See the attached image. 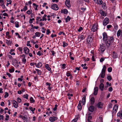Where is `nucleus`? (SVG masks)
I'll list each match as a JSON object with an SVG mask.
<instances>
[{"label":"nucleus","instance_id":"338daca9","mask_svg":"<svg viewBox=\"0 0 122 122\" xmlns=\"http://www.w3.org/2000/svg\"><path fill=\"white\" fill-rule=\"evenodd\" d=\"M37 55H39V56H40L41 55V51H39L37 53Z\"/></svg>","mask_w":122,"mask_h":122},{"label":"nucleus","instance_id":"0e129e2a","mask_svg":"<svg viewBox=\"0 0 122 122\" xmlns=\"http://www.w3.org/2000/svg\"><path fill=\"white\" fill-rule=\"evenodd\" d=\"M47 20L46 18H45V17L44 16H43L42 17V20L43 21L44 20L46 21Z\"/></svg>","mask_w":122,"mask_h":122},{"label":"nucleus","instance_id":"4468645a","mask_svg":"<svg viewBox=\"0 0 122 122\" xmlns=\"http://www.w3.org/2000/svg\"><path fill=\"white\" fill-rule=\"evenodd\" d=\"M35 65L37 68L41 67L42 66V64L40 62H39L38 63H36Z\"/></svg>","mask_w":122,"mask_h":122},{"label":"nucleus","instance_id":"cd10ccee","mask_svg":"<svg viewBox=\"0 0 122 122\" xmlns=\"http://www.w3.org/2000/svg\"><path fill=\"white\" fill-rule=\"evenodd\" d=\"M35 70L37 71V73L38 75H41V72L40 70L39 69H36Z\"/></svg>","mask_w":122,"mask_h":122},{"label":"nucleus","instance_id":"2f4dec72","mask_svg":"<svg viewBox=\"0 0 122 122\" xmlns=\"http://www.w3.org/2000/svg\"><path fill=\"white\" fill-rule=\"evenodd\" d=\"M92 118V116H89L88 117V118L87 119V121L88 122H91L90 121L91 119Z\"/></svg>","mask_w":122,"mask_h":122},{"label":"nucleus","instance_id":"bf43d9fd","mask_svg":"<svg viewBox=\"0 0 122 122\" xmlns=\"http://www.w3.org/2000/svg\"><path fill=\"white\" fill-rule=\"evenodd\" d=\"M108 91L110 92H112V87H110L109 88Z\"/></svg>","mask_w":122,"mask_h":122},{"label":"nucleus","instance_id":"473e14b6","mask_svg":"<svg viewBox=\"0 0 122 122\" xmlns=\"http://www.w3.org/2000/svg\"><path fill=\"white\" fill-rule=\"evenodd\" d=\"M85 37V36L84 35H81V36L79 37V38L81 40L84 39Z\"/></svg>","mask_w":122,"mask_h":122},{"label":"nucleus","instance_id":"aec40b11","mask_svg":"<svg viewBox=\"0 0 122 122\" xmlns=\"http://www.w3.org/2000/svg\"><path fill=\"white\" fill-rule=\"evenodd\" d=\"M91 104V105H93L94 103L95 102V99L93 97L91 98L90 99Z\"/></svg>","mask_w":122,"mask_h":122},{"label":"nucleus","instance_id":"6ab92c4d","mask_svg":"<svg viewBox=\"0 0 122 122\" xmlns=\"http://www.w3.org/2000/svg\"><path fill=\"white\" fill-rule=\"evenodd\" d=\"M94 107L93 106H90L88 108V110L91 112H93L94 110Z\"/></svg>","mask_w":122,"mask_h":122},{"label":"nucleus","instance_id":"7c9ffc66","mask_svg":"<svg viewBox=\"0 0 122 122\" xmlns=\"http://www.w3.org/2000/svg\"><path fill=\"white\" fill-rule=\"evenodd\" d=\"M97 3L98 4L101 5L102 3V0H97Z\"/></svg>","mask_w":122,"mask_h":122},{"label":"nucleus","instance_id":"69168bd1","mask_svg":"<svg viewBox=\"0 0 122 122\" xmlns=\"http://www.w3.org/2000/svg\"><path fill=\"white\" fill-rule=\"evenodd\" d=\"M0 105L1 106H3L5 105L4 102H1Z\"/></svg>","mask_w":122,"mask_h":122},{"label":"nucleus","instance_id":"8fccbe9b","mask_svg":"<svg viewBox=\"0 0 122 122\" xmlns=\"http://www.w3.org/2000/svg\"><path fill=\"white\" fill-rule=\"evenodd\" d=\"M30 41H28L27 42V46H29L30 47H31V46L30 45Z\"/></svg>","mask_w":122,"mask_h":122},{"label":"nucleus","instance_id":"5701e85b","mask_svg":"<svg viewBox=\"0 0 122 122\" xmlns=\"http://www.w3.org/2000/svg\"><path fill=\"white\" fill-rule=\"evenodd\" d=\"M61 13H64L65 14H66L68 13V10L66 9H64L63 10H61Z\"/></svg>","mask_w":122,"mask_h":122},{"label":"nucleus","instance_id":"680f3d73","mask_svg":"<svg viewBox=\"0 0 122 122\" xmlns=\"http://www.w3.org/2000/svg\"><path fill=\"white\" fill-rule=\"evenodd\" d=\"M18 101L19 102V103L21 101V100L20 98L18 97L17 98Z\"/></svg>","mask_w":122,"mask_h":122},{"label":"nucleus","instance_id":"ddd939ff","mask_svg":"<svg viewBox=\"0 0 122 122\" xmlns=\"http://www.w3.org/2000/svg\"><path fill=\"white\" fill-rule=\"evenodd\" d=\"M103 104L102 102H99L97 104V106L99 108H102Z\"/></svg>","mask_w":122,"mask_h":122},{"label":"nucleus","instance_id":"2eb2a0df","mask_svg":"<svg viewBox=\"0 0 122 122\" xmlns=\"http://www.w3.org/2000/svg\"><path fill=\"white\" fill-rule=\"evenodd\" d=\"M117 116L121 119H122V110L120 111L117 113Z\"/></svg>","mask_w":122,"mask_h":122},{"label":"nucleus","instance_id":"de8ad7c7","mask_svg":"<svg viewBox=\"0 0 122 122\" xmlns=\"http://www.w3.org/2000/svg\"><path fill=\"white\" fill-rule=\"evenodd\" d=\"M78 109L81 110L82 109V107L81 104L78 105Z\"/></svg>","mask_w":122,"mask_h":122},{"label":"nucleus","instance_id":"ea45409f","mask_svg":"<svg viewBox=\"0 0 122 122\" xmlns=\"http://www.w3.org/2000/svg\"><path fill=\"white\" fill-rule=\"evenodd\" d=\"M28 95L27 94H26V95H24L23 96V97L24 98H25L26 99H28Z\"/></svg>","mask_w":122,"mask_h":122},{"label":"nucleus","instance_id":"39448f33","mask_svg":"<svg viewBox=\"0 0 122 122\" xmlns=\"http://www.w3.org/2000/svg\"><path fill=\"white\" fill-rule=\"evenodd\" d=\"M109 20L108 18L106 17L104 19L103 22V24L104 25H106L109 22Z\"/></svg>","mask_w":122,"mask_h":122},{"label":"nucleus","instance_id":"c9c22d12","mask_svg":"<svg viewBox=\"0 0 122 122\" xmlns=\"http://www.w3.org/2000/svg\"><path fill=\"white\" fill-rule=\"evenodd\" d=\"M30 100L31 103H32L35 102V100L32 97H30Z\"/></svg>","mask_w":122,"mask_h":122},{"label":"nucleus","instance_id":"9d476101","mask_svg":"<svg viewBox=\"0 0 122 122\" xmlns=\"http://www.w3.org/2000/svg\"><path fill=\"white\" fill-rule=\"evenodd\" d=\"M118 109V106L117 105H115L113 108V112L116 113Z\"/></svg>","mask_w":122,"mask_h":122},{"label":"nucleus","instance_id":"37998d69","mask_svg":"<svg viewBox=\"0 0 122 122\" xmlns=\"http://www.w3.org/2000/svg\"><path fill=\"white\" fill-rule=\"evenodd\" d=\"M27 9V7L26 5L23 8V10L24 11H25Z\"/></svg>","mask_w":122,"mask_h":122},{"label":"nucleus","instance_id":"6e6552de","mask_svg":"<svg viewBox=\"0 0 122 122\" xmlns=\"http://www.w3.org/2000/svg\"><path fill=\"white\" fill-rule=\"evenodd\" d=\"M51 8L55 10H57L59 9V8L57 6V5L56 4L53 5L51 6Z\"/></svg>","mask_w":122,"mask_h":122},{"label":"nucleus","instance_id":"f704fd0d","mask_svg":"<svg viewBox=\"0 0 122 122\" xmlns=\"http://www.w3.org/2000/svg\"><path fill=\"white\" fill-rule=\"evenodd\" d=\"M63 46L64 47H65L66 46H67L68 45V44L67 43H66L64 41L63 42Z\"/></svg>","mask_w":122,"mask_h":122},{"label":"nucleus","instance_id":"f3484780","mask_svg":"<svg viewBox=\"0 0 122 122\" xmlns=\"http://www.w3.org/2000/svg\"><path fill=\"white\" fill-rule=\"evenodd\" d=\"M13 106L17 108L18 107V104L15 100H14L13 101Z\"/></svg>","mask_w":122,"mask_h":122},{"label":"nucleus","instance_id":"f03ea898","mask_svg":"<svg viewBox=\"0 0 122 122\" xmlns=\"http://www.w3.org/2000/svg\"><path fill=\"white\" fill-rule=\"evenodd\" d=\"M93 33H91V35H89L87 37V41L88 44H90L92 41L93 38H92V36L93 35Z\"/></svg>","mask_w":122,"mask_h":122},{"label":"nucleus","instance_id":"09e8293b","mask_svg":"<svg viewBox=\"0 0 122 122\" xmlns=\"http://www.w3.org/2000/svg\"><path fill=\"white\" fill-rule=\"evenodd\" d=\"M82 30V28L81 26H80L78 30L79 32H80L81 31V30Z\"/></svg>","mask_w":122,"mask_h":122},{"label":"nucleus","instance_id":"423d86ee","mask_svg":"<svg viewBox=\"0 0 122 122\" xmlns=\"http://www.w3.org/2000/svg\"><path fill=\"white\" fill-rule=\"evenodd\" d=\"M103 40L104 41H106L108 39H109L110 37H108L107 36V35L106 33L104 32L103 33Z\"/></svg>","mask_w":122,"mask_h":122},{"label":"nucleus","instance_id":"7ed1b4c3","mask_svg":"<svg viewBox=\"0 0 122 122\" xmlns=\"http://www.w3.org/2000/svg\"><path fill=\"white\" fill-rule=\"evenodd\" d=\"M106 68V66L105 65H104L102 71L101 73L100 74L101 77L102 78H104L105 77V73Z\"/></svg>","mask_w":122,"mask_h":122},{"label":"nucleus","instance_id":"f257e3e1","mask_svg":"<svg viewBox=\"0 0 122 122\" xmlns=\"http://www.w3.org/2000/svg\"><path fill=\"white\" fill-rule=\"evenodd\" d=\"M114 40L113 37H111L109 39L106 40V44L107 47H109L110 45L111 42H112Z\"/></svg>","mask_w":122,"mask_h":122},{"label":"nucleus","instance_id":"c756f323","mask_svg":"<svg viewBox=\"0 0 122 122\" xmlns=\"http://www.w3.org/2000/svg\"><path fill=\"white\" fill-rule=\"evenodd\" d=\"M121 31V30H119L117 32V35L118 37H119L120 35Z\"/></svg>","mask_w":122,"mask_h":122},{"label":"nucleus","instance_id":"5fc2aeb1","mask_svg":"<svg viewBox=\"0 0 122 122\" xmlns=\"http://www.w3.org/2000/svg\"><path fill=\"white\" fill-rule=\"evenodd\" d=\"M104 60V58H101L100 59V61L101 62H102Z\"/></svg>","mask_w":122,"mask_h":122},{"label":"nucleus","instance_id":"0eeeda50","mask_svg":"<svg viewBox=\"0 0 122 122\" xmlns=\"http://www.w3.org/2000/svg\"><path fill=\"white\" fill-rule=\"evenodd\" d=\"M12 64L14 65L15 67H17L19 65L16 60L14 59L12 60Z\"/></svg>","mask_w":122,"mask_h":122},{"label":"nucleus","instance_id":"412c9836","mask_svg":"<svg viewBox=\"0 0 122 122\" xmlns=\"http://www.w3.org/2000/svg\"><path fill=\"white\" fill-rule=\"evenodd\" d=\"M104 85L102 83H101L100 84L99 87V89L101 90V91H103L104 88Z\"/></svg>","mask_w":122,"mask_h":122},{"label":"nucleus","instance_id":"a18cd8bd","mask_svg":"<svg viewBox=\"0 0 122 122\" xmlns=\"http://www.w3.org/2000/svg\"><path fill=\"white\" fill-rule=\"evenodd\" d=\"M15 70V69L14 68H12L11 69L9 70V71L10 73L14 72Z\"/></svg>","mask_w":122,"mask_h":122},{"label":"nucleus","instance_id":"a19ab883","mask_svg":"<svg viewBox=\"0 0 122 122\" xmlns=\"http://www.w3.org/2000/svg\"><path fill=\"white\" fill-rule=\"evenodd\" d=\"M107 79L108 80L110 81L112 79V78L111 76H108L107 77Z\"/></svg>","mask_w":122,"mask_h":122},{"label":"nucleus","instance_id":"bb28decb","mask_svg":"<svg viewBox=\"0 0 122 122\" xmlns=\"http://www.w3.org/2000/svg\"><path fill=\"white\" fill-rule=\"evenodd\" d=\"M106 4L105 3H103L102 4V7L103 8L104 10H105L107 8V7L106 6Z\"/></svg>","mask_w":122,"mask_h":122},{"label":"nucleus","instance_id":"a211bd4d","mask_svg":"<svg viewBox=\"0 0 122 122\" xmlns=\"http://www.w3.org/2000/svg\"><path fill=\"white\" fill-rule=\"evenodd\" d=\"M93 94L95 95H96L98 91V87H95L94 89Z\"/></svg>","mask_w":122,"mask_h":122},{"label":"nucleus","instance_id":"f8f14e48","mask_svg":"<svg viewBox=\"0 0 122 122\" xmlns=\"http://www.w3.org/2000/svg\"><path fill=\"white\" fill-rule=\"evenodd\" d=\"M57 119V118L54 117H51L49 119L50 121L51 122H54Z\"/></svg>","mask_w":122,"mask_h":122},{"label":"nucleus","instance_id":"79ce46f5","mask_svg":"<svg viewBox=\"0 0 122 122\" xmlns=\"http://www.w3.org/2000/svg\"><path fill=\"white\" fill-rule=\"evenodd\" d=\"M26 59L25 58H23L22 59V62L24 64H25L26 62Z\"/></svg>","mask_w":122,"mask_h":122},{"label":"nucleus","instance_id":"774afa93","mask_svg":"<svg viewBox=\"0 0 122 122\" xmlns=\"http://www.w3.org/2000/svg\"><path fill=\"white\" fill-rule=\"evenodd\" d=\"M81 9L83 11H84L86 10V8L81 7Z\"/></svg>","mask_w":122,"mask_h":122},{"label":"nucleus","instance_id":"20e7f679","mask_svg":"<svg viewBox=\"0 0 122 122\" xmlns=\"http://www.w3.org/2000/svg\"><path fill=\"white\" fill-rule=\"evenodd\" d=\"M97 25V23L94 24L92 26V30L93 32L97 30L98 29Z\"/></svg>","mask_w":122,"mask_h":122},{"label":"nucleus","instance_id":"9b49d317","mask_svg":"<svg viewBox=\"0 0 122 122\" xmlns=\"http://www.w3.org/2000/svg\"><path fill=\"white\" fill-rule=\"evenodd\" d=\"M24 51L26 54H28L29 53V50L27 47H24Z\"/></svg>","mask_w":122,"mask_h":122},{"label":"nucleus","instance_id":"603ef678","mask_svg":"<svg viewBox=\"0 0 122 122\" xmlns=\"http://www.w3.org/2000/svg\"><path fill=\"white\" fill-rule=\"evenodd\" d=\"M32 12L30 10H28L26 12L28 14H30Z\"/></svg>","mask_w":122,"mask_h":122},{"label":"nucleus","instance_id":"c85d7f7f","mask_svg":"<svg viewBox=\"0 0 122 122\" xmlns=\"http://www.w3.org/2000/svg\"><path fill=\"white\" fill-rule=\"evenodd\" d=\"M35 34L36 36L39 37L40 36L41 33L39 32H36Z\"/></svg>","mask_w":122,"mask_h":122},{"label":"nucleus","instance_id":"13d9d810","mask_svg":"<svg viewBox=\"0 0 122 122\" xmlns=\"http://www.w3.org/2000/svg\"><path fill=\"white\" fill-rule=\"evenodd\" d=\"M112 27V25H107V28L108 29H109L111 27Z\"/></svg>","mask_w":122,"mask_h":122},{"label":"nucleus","instance_id":"49530a36","mask_svg":"<svg viewBox=\"0 0 122 122\" xmlns=\"http://www.w3.org/2000/svg\"><path fill=\"white\" fill-rule=\"evenodd\" d=\"M108 71L109 72H111L112 70V68L111 67H109L108 68Z\"/></svg>","mask_w":122,"mask_h":122},{"label":"nucleus","instance_id":"e2e57ef3","mask_svg":"<svg viewBox=\"0 0 122 122\" xmlns=\"http://www.w3.org/2000/svg\"><path fill=\"white\" fill-rule=\"evenodd\" d=\"M56 34L53 35V34H52L51 35V36L52 38H53L54 37H56Z\"/></svg>","mask_w":122,"mask_h":122},{"label":"nucleus","instance_id":"b1692460","mask_svg":"<svg viewBox=\"0 0 122 122\" xmlns=\"http://www.w3.org/2000/svg\"><path fill=\"white\" fill-rule=\"evenodd\" d=\"M86 97L85 96L84 97L82 98V104L85 105L86 102Z\"/></svg>","mask_w":122,"mask_h":122},{"label":"nucleus","instance_id":"4d7b16f0","mask_svg":"<svg viewBox=\"0 0 122 122\" xmlns=\"http://www.w3.org/2000/svg\"><path fill=\"white\" fill-rule=\"evenodd\" d=\"M18 49L19 51L21 52H22V47H19L18 48Z\"/></svg>","mask_w":122,"mask_h":122},{"label":"nucleus","instance_id":"e433bc0d","mask_svg":"<svg viewBox=\"0 0 122 122\" xmlns=\"http://www.w3.org/2000/svg\"><path fill=\"white\" fill-rule=\"evenodd\" d=\"M15 26L16 27H19V22L17 21H16L15 22Z\"/></svg>","mask_w":122,"mask_h":122},{"label":"nucleus","instance_id":"6e6d98bb","mask_svg":"<svg viewBox=\"0 0 122 122\" xmlns=\"http://www.w3.org/2000/svg\"><path fill=\"white\" fill-rule=\"evenodd\" d=\"M1 119L2 120L4 119V116L3 115H0V120Z\"/></svg>","mask_w":122,"mask_h":122},{"label":"nucleus","instance_id":"dca6fc26","mask_svg":"<svg viewBox=\"0 0 122 122\" xmlns=\"http://www.w3.org/2000/svg\"><path fill=\"white\" fill-rule=\"evenodd\" d=\"M65 4L66 5L68 8L71 7V5L70 4V0H66L65 1Z\"/></svg>","mask_w":122,"mask_h":122},{"label":"nucleus","instance_id":"864d4df0","mask_svg":"<svg viewBox=\"0 0 122 122\" xmlns=\"http://www.w3.org/2000/svg\"><path fill=\"white\" fill-rule=\"evenodd\" d=\"M50 33V31L49 30L47 29L46 30V33L47 35H48Z\"/></svg>","mask_w":122,"mask_h":122},{"label":"nucleus","instance_id":"a878e982","mask_svg":"<svg viewBox=\"0 0 122 122\" xmlns=\"http://www.w3.org/2000/svg\"><path fill=\"white\" fill-rule=\"evenodd\" d=\"M45 67L46 69L48 70L49 71L51 70V68L49 66L48 64H46L45 66Z\"/></svg>","mask_w":122,"mask_h":122},{"label":"nucleus","instance_id":"c03bdc74","mask_svg":"<svg viewBox=\"0 0 122 122\" xmlns=\"http://www.w3.org/2000/svg\"><path fill=\"white\" fill-rule=\"evenodd\" d=\"M9 96L8 93L7 92H5V94L4 96V97L5 98H6L7 97H8Z\"/></svg>","mask_w":122,"mask_h":122},{"label":"nucleus","instance_id":"4be33fe9","mask_svg":"<svg viewBox=\"0 0 122 122\" xmlns=\"http://www.w3.org/2000/svg\"><path fill=\"white\" fill-rule=\"evenodd\" d=\"M100 13L101 14L104 16H105L106 15V13L101 10H100Z\"/></svg>","mask_w":122,"mask_h":122},{"label":"nucleus","instance_id":"3c124183","mask_svg":"<svg viewBox=\"0 0 122 122\" xmlns=\"http://www.w3.org/2000/svg\"><path fill=\"white\" fill-rule=\"evenodd\" d=\"M58 106L57 104L55 105V107L53 108V110L54 111H56L57 109V107Z\"/></svg>","mask_w":122,"mask_h":122},{"label":"nucleus","instance_id":"58836bf2","mask_svg":"<svg viewBox=\"0 0 122 122\" xmlns=\"http://www.w3.org/2000/svg\"><path fill=\"white\" fill-rule=\"evenodd\" d=\"M6 43L8 45L10 44L11 43V42L10 40H6Z\"/></svg>","mask_w":122,"mask_h":122},{"label":"nucleus","instance_id":"72a5a7b5","mask_svg":"<svg viewBox=\"0 0 122 122\" xmlns=\"http://www.w3.org/2000/svg\"><path fill=\"white\" fill-rule=\"evenodd\" d=\"M113 57L114 58H116L117 57V55L115 52L114 51L113 52Z\"/></svg>","mask_w":122,"mask_h":122},{"label":"nucleus","instance_id":"1a4fd4ad","mask_svg":"<svg viewBox=\"0 0 122 122\" xmlns=\"http://www.w3.org/2000/svg\"><path fill=\"white\" fill-rule=\"evenodd\" d=\"M105 49V47L101 45L99 49V51H100L101 52H103Z\"/></svg>","mask_w":122,"mask_h":122},{"label":"nucleus","instance_id":"4c0bfd02","mask_svg":"<svg viewBox=\"0 0 122 122\" xmlns=\"http://www.w3.org/2000/svg\"><path fill=\"white\" fill-rule=\"evenodd\" d=\"M12 2V1L11 0H9V1H8L6 3V6H8V5L9 4H11Z\"/></svg>","mask_w":122,"mask_h":122},{"label":"nucleus","instance_id":"052dcab7","mask_svg":"<svg viewBox=\"0 0 122 122\" xmlns=\"http://www.w3.org/2000/svg\"><path fill=\"white\" fill-rule=\"evenodd\" d=\"M77 120V119H75L72 120L71 122H76Z\"/></svg>","mask_w":122,"mask_h":122},{"label":"nucleus","instance_id":"393cba45","mask_svg":"<svg viewBox=\"0 0 122 122\" xmlns=\"http://www.w3.org/2000/svg\"><path fill=\"white\" fill-rule=\"evenodd\" d=\"M71 19V18L69 16H67V18H66L65 19L66 22L67 23L68 22V20L69 21Z\"/></svg>","mask_w":122,"mask_h":122}]
</instances>
